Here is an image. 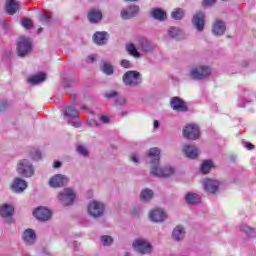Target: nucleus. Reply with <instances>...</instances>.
<instances>
[{"label":"nucleus","instance_id":"obj_15","mask_svg":"<svg viewBox=\"0 0 256 256\" xmlns=\"http://www.w3.org/2000/svg\"><path fill=\"white\" fill-rule=\"evenodd\" d=\"M149 218L151 221H154V223H161L167 219V214L161 209H154L150 211Z\"/></svg>","mask_w":256,"mask_h":256},{"label":"nucleus","instance_id":"obj_40","mask_svg":"<svg viewBox=\"0 0 256 256\" xmlns=\"http://www.w3.org/2000/svg\"><path fill=\"white\" fill-rule=\"evenodd\" d=\"M40 23H42V25H45V23H51V18H49L47 15H41Z\"/></svg>","mask_w":256,"mask_h":256},{"label":"nucleus","instance_id":"obj_43","mask_svg":"<svg viewBox=\"0 0 256 256\" xmlns=\"http://www.w3.org/2000/svg\"><path fill=\"white\" fill-rule=\"evenodd\" d=\"M77 151L80 153V155H87V148L86 147H84V146H78L77 147Z\"/></svg>","mask_w":256,"mask_h":256},{"label":"nucleus","instance_id":"obj_17","mask_svg":"<svg viewBox=\"0 0 256 256\" xmlns=\"http://www.w3.org/2000/svg\"><path fill=\"white\" fill-rule=\"evenodd\" d=\"M182 151L188 159H197V157H199V149H197V147L194 145L186 144L183 146Z\"/></svg>","mask_w":256,"mask_h":256},{"label":"nucleus","instance_id":"obj_51","mask_svg":"<svg viewBox=\"0 0 256 256\" xmlns=\"http://www.w3.org/2000/svg\"><path fill=\"white\" fill-rule=\"evenodd\" d=\"M130 159H131V161H133V163H139V158H137V156H135V155H132L130 157Z\"/></svg>","mask_w":256,"mask_h":256},{"label":"nucleus","instance_id":"obj_18","mask_svg":"<svg viewBox=\"0 0 256 256\" xmlns=\"http://www.w3.org/2000/svg\"><path fill=\"white\" fill-rule=\"evenodd\" d=\"M11 189L15 193H23V191L27 189V182L21 178H15Z\"/></svg>","mask_w":256,"mask_h":256},{"label":"nucleus","instance_id":"obj_45","mask_svg":"<svg viewBox=\"0 0 256 256\" xmlns=\"http://www.w3.org/2000/svg\"><path fill=\"white\" fill-rule=\"evenodd\" d=\"M96 60L97 58L95 57V55H90L86 58V63H95Z\"/></svg>","mask_w":256,"mask_h":256},{"label":"nucleus","instance_id":"obj_38","mask_svg":"<svg viewBox=\"0 0 256 256\" xmlns=\"http://www.w3.org/2000/svg\"><path fill=\"white\" fill-rule=\"evenodd\" d=\"M240 230L243 231L244 233H246L247 235H253L255 234V230L253 228H251L250 226H247L245 224H243L240 227Z\"/></svg>","mask_w":256,"mask_h":256},{"label":"nucleus","instance_id":"obj_55","mask_svg":"<svg viewBox=\"0 0 256 256\" xmlns=\"http://www.w3.org/2000/svg\"><path fill=\"white\" fill-rule=\"evenodd\" d=\"M36 154L38 155V159H41V153L40 152H36Z\"/></svg>","mask_w":256,"mask_h":256},{"label":"nucleus","instance_id":"obj_33","mask_svg":"<svg viewBox=\"0 0 256 256\" xmlns=\"http://www.w3.org/2000/svg\"><path fill=\"white\" fill-rule=\"evenodd\" d=\"M64 115H66V117L74 119L75 117H77V115H79V112L75 108L68 106L64 111Z\"/></svg>","mask_w":256,"mask_h":256},{"label":"nucleus","instance_id":"obj_31","mask_svg":"<svg viewBox=\"0 0 256 256\" xmlns=\"http://www.w3.org/2000/svg\"><path fill=\"white\" fill-rule=\"evenodd\" d=\"M126 51L129 53V55H132V57H141V54L139 51H137L135 44H128L126 46Z\"/></svg>","mask_w":256,"mask_h":256},{"label":"nucleus","instance_id":"obj_27","mask_svg":"<svg viewBox=\"0 0 256 256\" xmlns=\"http://www.w3.org/2000/svg\"><path fill=\"white\" fill-rule=\"evenodd\" d=\"M93 41L96 42L97 45H105V43H107V32H96L93 35Z\"/></svg>","mask_w":256,"mask_h":256},{"label":"nucleus","instance_id":"obj_54","mask_svg":"<svg viewBox=\"0 0 256 256\" xmlns=\"http://www.w3.org/2000/svg\"><path fill=\"white\" fill-rule=\"evenodd\" d=\"M41 31H43V28H38V29L36 30V33L39 34V33H41Z\"/></svg>","mask_w":256,"mask_h":256},{"label":"nucleus","instance_id":"obj_24","mask_svg":"<svg viewBox=\"0 0 256 256\" xmlns=\"http://www.w3.org/2000/svg\"><path fill=\"white\" fill-rule=\"evenodd\" d=\"M14 212L15 208H13L12 205L3 204L0 206V217H3L4 219L12 217Z\"/></svg>","mask_w":256,"mask_h":256},{"label":"nucleus","instance_id":"obj_21","mask_svg":"<svg viewBox=\"0 0 256 256\" xmlns=\"http://www.w3.org/2000/svg\"><path fill=\"white\" fill-rule=\"evenodd\" d=\"M87 17L90 23H99L103 19V12L101 10L91 9L88 11Z\"/></svg>","mask_w":256,"mask_h":256},{"label":"nucleus","instance_id":"obj_46","mask_svg":"<svg viewBox=\"0 0 256 256\" xmlns=\"http://www.w3.org/2000/svg\"><path fill=\"white\" fill-rule=\"evenodd\" d=\"M7 109V101L0 102V112L5 111Z\"/></svg>","mask_w":256,"mask_h":256},{"label":"nucleus","instance_id":"obj_9","mask_svg":"<svg viewBox=\"0 0 256 256\" xmlns=\"http://www.w3.org/2000/svg\"><path fill=\"white\" fill-rule=\"evenodd\" d=\"M103 213H105V206H103V203L93 201L88 205V214L90 217L97 219V217H101Z\"/></svg>","mask_w":256,"mask_h":256},{"label":"nucleus","instance_id":"obj_1","mask_svg":"<svg viewBox=\"0 0 256 256\" xmlns=\"http://www.w3.org/2000/svg\"><path fill=\"white\" fill-rule=\"evenodd\" d=\"M148 157L150 159L151 170L150 174L154 177H171L175 171L173 168H161L159 162L161 161V150L154 147L148 151Z\"/></svg>","mask_w":256,"mask_h":256},{"label":"nucleus","instance_id":"obj_22","mask_svg":"<svg viewBox=\"0 0 256 256\" xmlns=\"http://www.w3.org/2000/svg\"><path fill=\"white\" fill-rule=\"evenodd\" d=\"M150 16L156 21H166L167 20V12H165L161 8H153L150 11Z\"/></svg>","mask_w":256,"mask_h":256},{"label":"nucleus","instance_id":"obj_32","mask_svg":"<svg viewBox=\"0 0 256 256\" xmlns=\"http://www.w3.org/2000/svg\"><path fill=\"white\" fill-rule=\"evenodd\" d=\"M46 77H47V76H46L45 74L40 73V74L35 75V76L32 77V78H29V79H28V83H34V84H36V83H42V81H45Z\"/></svg>","mask_w":256,"mask_h":256},{"label":"nucleus","instance_id":"obj_42","mask_svg":"<svg viewBox=\"0 0 256 256\" xmlns=\"http://www.w3.org/2000/svg\"><path fill=\"white\" fill-rule=\"evenodd\" d=\"M113 97H117V91L112 90L105 95V99H113Z\"/></svg>","mask_w":256,"mask_h":256},{"label":"nucleus","instance_id":"obj_7","mask_svg":"<svg viewBox=\"0 0 256 256\" xmlns=\"http://www.w3.org/2000/svg\"><path fill=\"white\" fill-rule=\"evenodd\" d=\"M133 247L137 253H140L141 255H147L153 251V247L151 246V243L145 241L144 239H136L133 242Z\"/></svg>","mask_w":256,"mask_h":256},{"label":"nucleus","instance_id":"obj_13","mask_svg":"<svg viewBox=\"0 0 256 256\" xmlns=\"http://www.w3.org/2000/svg\"><path fill=\"white\" fill-rule=\"evenodd\" d=\"M69 182V179L61 174H56L49 180L50 187H54L55 189L59 187H63L66 183Z\"/></svg>","mask_w":256,"mask_h":256},{"label":"nucleus","instance_id":"obj_16","mask_svg":"<svg viewBox=\"0 0 256 256\" xmlns=\"http://www.w3.org/2000/svg\"><path fill=\"white\" fill-rule=\"evenodd\" d=\"M22 239L26 245H33L35 241H37V235L35 234V230L29 228L26 229L22 234Z\"/></svg>","mask_w":256,"mask_h":256},{"label":"nucleus","instance_id":"obj_36","mask_svg":"<svg viewBox=\"0 0 256 256\" xmlns=\"http://www.w3.org/2000/svg\"><path fill=\"white\" fill-rule=\"evenodd\" d=\"M181 33V30L175 26H172L168 29V35L172 39H175V37H178V35Z\"/></svg>","mask_w":256,"mask_h":256},{"label":"nucleus","instance_id":"obj_34","mask_svg":"<svg viewBox=\"0 0 256 256\" xmlns=\"http://www.w3.org/2000/svg\"><path fill=\"white\" fill-rule=\"evenodd\" d=\"M102 71L105 75H113V65L109 62H104L102 65Z\"/></svg>","mask_w":256,"mask_h":256},{"label":"nucleus","instance_id":"obj_3","mask_svg":"<svg viewBox=\"0 0 256 256\" xmlns=\"http://www.w3.org/2000/svg\"><path fill=\"white\" fill-rule=\"evenodd\" d=\"M123 83L129 87L141 85V73L138 71H128L123 75Z\"/></svg>","mask_w":256,"mask_h":256},{"label":"nucleus","instance_id":"obj_29","mask_svg":"<svg viewBox=\"0 0 256 256\" xmlns=\"http://www.w3.org/2000/svg\"><path fill=\"white\" fill-rule=\"evenodd\" d=\"M171 17L176 21H180V19H183V17H185V10L181 8H176L171 12Z\"/></svg>","mask_w":256,"mask_h":256},{"label":"nucleus","instance_id":"obj_35","mask_svg":"<svg viewBox=\"0 0 256 256\" xmlns=\"http://www.w3.org/2000/svg\"><path fill=\"white\" fill-rule=\"evenodd\" d=\"M142 201H150L153 199V190L145 189L141 192Z\"/></svg>","mask_w":256,"mask_h":256},{"label":"nucleus","instance_id":"obj_11","mask_svg":"<svg viewBox=\"0 0 256 256\" xmlns=\"http://www.w3.org/2000/svg\"><path fill=\"white\" fill-rule=\"evenodd\" d=\"M33 215L38 221H49L52 213L51 210L45 207H38L36 210H34Z\"/></svg>","mask_w":256,"mask_h":256},{"label":"nucleus","instance_id":"obj_48","mask_svg":"<svg viewBox=\"0 0 256 256\" xmlns=\"http://www.w3.org/2000/svg\"><path fill=\"white\" fill-rule=\"evenodd\" d=\"M246 149H248V151H251V150L255 149V145L248 142V143H246Z\"/></svg>","mask_w":256,"mask_h":256},{"label":"nucleus","instance_id":"obj_50","mask_svg":"<svg viewBox=\"0 0 256 256\" xmlns=\"http://www.w3.org/2000/svg\"><path fill=\"white\" fill-rule=\"evenodd\" d=\"M53 167H54V169H59V167H61V162L60 161H54Z\"/></svg>","mask_w":256,"mask_h":256},{"label":"nucleus","instance_id":"obj_19","mask_svg":"<svg viewBox=\"0 0 256 256\" xmlns=\"http://www.w3.org/2000/svg\"><path fill=\"white\" fill-rule=\"evenodd\" d=\"M219 185L220 183L218 180L206 179L204 181V187L207 193H217V191H219Z\"/></svg>","mask_w":256,"mask_h":256},{"label":"nucleus","instance_id":"obj_56","mask_svg":"<svg viewBox=\"0 0 256 256\" xmlns=\"http://www.w3.org/2000/svg\"><path fill=\"white\" fill-rule=\"evenodd\" d=\"M74 127H79V123H77V124H74Z\"/></svg>","mask_w":256,"mask_h":256},{"label":"nucleus","instance_id":"obj_26","mask_svg":"<svg viewBox=\"0 0 256 256\" xmlns=\"http://www.w3.org/2000/svg\"><path fill=\"white\" fill-rule=\"evenodd\" d=\"M172 237L175 241H181L185 238V228L183 226H176L172 232Z\"/></svg>","mask_w":256,"mask_h":256},{"label":"nucleus","instance_id":"obj_44","mask_svg":"<svg viewBox=\"0 0 256 256\" xmlns=\"http://www.w3.org/2000/svg\"><path fill=\"white\" fill-rule=\"evenodd\" d=\"M217 0H204L202 2L203 7H210V5H214Z\"/></svg>","mask_w":256,"mask_h":256},{"label":"nucleus","instance_id":"obj_12","mask_svg":"<svg viewBox=\"0 0 256 256\" xmlns=\"http://www.w3.org/2000/svg\"><path fill=\"white\" fill-rule=\"evenodd\" d=\"M140 8L137 5H131L121 11L122 19H133L139 15Z\"/></svg>","mask_w":256,"mask_h":256},{"label":"nucleus","instance_id":"obj_6","mask_svg":"<svg viewBox=\"0 0 256 256\" xmlns=\"http://www.w3.org/2000/svg\"><path fill=\"white\" fill-rule=\"evenodd\" d=\"M17 172L22 177H32V175L35 173V170L33 169V164H31L29 160L23 159L18 162Z\"/></svg>","mask_w":256,"mask_h":256},{"label":"nucleus","instance_id":"obj_39","mask_svg":"<svg viewBox=\"0 0 256 256\" xmlns=\"http://www.w3.org/2000/svg\"><path fill=\"white\" fill-rule=\"evenodd\" d=\"M101 241L105 247L111 245L113 243V238L111 236L104 235L101 238Z\"/></svg>","mask_w":256,"mask_h":256},{"label":"nucleus","instance_id":"obj_4","mask_svg":"<svg viewBox=\"0 0 256 256\" xmlns=\"http://www.w3.org/2000/svg\"><path fill=\"white\" fill-rule=\"evenodd\" d=\"M182 135L185 139L197 141L201 137V132L197 124H188L182 129Z\"/></svg>","mask_w":256,"mask_h":256},{"label":"nucleus","instance_id":"obj_57","mask_svg":"<svg viewBox=\"0 0 256 256\" xmlns=\"http://www.w3.org/2000/svg\"><path fill=\"white\" fill-rule=\"evenodd\" d=\"M124 256H131V254H129V253H126Z\"/></svg>","mask_w":256,"mask_h":256},{"label":"nucleus","instance_id":"obj_37","mask_svg":"<svg viewBox=\"0 0 256 256\" xmlns=\"http://www.w3.org/2000/svg\"><path fill=\"white\" fill-rule=\"evenodd\" d=\"M22 26L24 27V29H33V21L29 18H24L21 21Z\"/></svg>","mask_w":256,"mask_h":256},{"label":"nucleus","instance_id":"obj_8","mask_svg":"<svg viewBox=\"0 0 256 256\" xmlns=\"http://www.w3.org/2000/svg\"><path fill=\"white\" fill-rule=\"evenodd\" d=\"M31 51V40L27 37H20L17 44V53L19 57H25Z\"/></svg>","mask_w":256,"mask_h":256},{"label":"nucleus","instance_id":"obj_23","mask_svg":"<svg viewBox=\"0 0 256 256\" xmlns=\"http://www.w3.org/2000/svg\"><path fill=\"white\" fill-rule=\"evenodd\" d=\"M19 2L16 0H7L6 1V13H8V15H15V13H17V11H19Z\"/></svg>","mask_w":256,"mask_h":256},{"label":"nucleus","instance_id":"obj_58","mask_svg":"<svg viewBox=\"0 0 256 256\" xmlns=\"http://www.w3.org/2000/svg\"><path fill=\"white\" fill-rule=\"evenodd\" d=\"M82 109H87V107H85V106H82Z\"/></svg>","mask_w":256,"mask_h":256},{"label":"nucleus","instance_id":"obj_49","mask_svg":"<svg viewBox=\"0 0 256 256\" xmlns=\"http://www.w3.org/2000/svg\"><path fill=\"white\" fill-rule=\"evenodd\" d=\"M117 105H125V98H120L116 100Z\"/></svg>","mask_w":256,"mask_h":256},{"label":"nucleus","instance_id":"obj_5","mask_svg":"<svg viewBox=\"0 0 256 256\" xmlns=\"http://www.w3.org/2000/svg\"><path fill=\"white\" fill-rule=\"evenodd\" d=\"M76 197L77 194L75 193V190L71 188H64L63 191L58 194V199L65 206L73 205V203H75Z\"/></svg>","mask_w":256,"mask_h":256},{"label":"nucleus","instance_id":"obj_20","mask_svg":"<svg viewBox=\"0 0 256 256\" xmlns=\"http://www.w3.org/2000/svg\"><path fill=\"white\" fill-rule=\"evenodd\" d=\"M227 30V27L225 26V23L221 20H216L212 27V33L214 35H217L218 37H221V35L225 34V31Z\"/></svg>","mask_w":256,"mask_h":256},{"label":"nucleus","instance_id":"obj_53","mask_svg":"<svg viewBox=\"0 0 256 256\" xmlns=\"http://www.w3.org/2000/svg\"><path fill=\"white\" fill-rule=\"evenodd\" d=\"M126 1L127 3H135V1H139V0H124Z\"/></svg>","mask_w":256,"mask_h":256},{"label":"nucleus","instance_id":"obj_14","mask_svg":"<svg viewBox=\"0 0 256 256\" xmlns=\"http://www.w3.org/2000/svg\"><path fill=\"white\" fill-rule=\"evenodd\" d=\"M170 105L172 109L178 113L188 111L187 105H185V102L179 97H173L170 101Z\"/></svg>","mask_w":256,"mask_h":256},{"label":"nucleus","instance_id":"obj_28","mask_svg":"<svg viewBox=\"0 0 256 256\" xmlns=\"http://www.w3.org/2000/svg\"><path fill=\"white\" fill-rule=\"evenodd\" d=\"M137 49L148 53V51H151V43H149V40L147 38H141L140 40H138Z\"/></svg>","mask_w":256,"mask_h":256},{"label":"nucleus","instance_id":"obj_47","mask_svg":"<svg viewBox=\"0 0 256 256\" xmlns=\"http://www.w3.org/2000/svg\"><path fill=\"white\" fill-rule=\"evenodd\" d=\"M100 121L102 123H109L110 120H109V117H107V116H101Z\"/></svg>","mask_w":256,"mask_h":256},{"label":"nucleus","instance_id":"obj_25","mask_svg":"<svg viewBox=\"0 0 256 256\" xmlns=\"http://www.w3.org/2000/svg\"><path fill=\"white\" fill-rule=\"evenodd\" d=\"M185 201L188 205H199L201 203V196L195 193L186 194Z\"/></svg>","mask_w":256,"mask_h":256},{"label":"nucleus","instance_id":"obj_30","mask_svg":"<svg viewBox=\"0 0 256 256\" xmlns=\"http://www.w3.org/2000/svg\"><path fill=\"white\" fill-rule=\"evenodd\" d=\"M211 169H213V161L205 160L201 165V173L207 175Z\"/></svg>","mask_w":256,"mask_h":256},{"label":"nucleus","instance_id":"obj_10","mask_svg":"<svg viewBox=\"0 0 256 256\" xmlns=\"http://www.w3.org/2000/svg\"><path fill=\"white\" fill-rule=\"evenodd\" d=\"M192 25L196 27L197 31H203L205 28V13L197 11L192 18Z\"/></svg>","mask_w":256,"mask_h":256},{"label":"nucleus","instance_id":"obj_2","mask_svg":"<svg viewBox=\"0 0 256 256\" xmlns=\"http://www.w3.org/2000/svg\"><path fill=\"white\" fill-rule=\"evenodd\" d=\"M211 75V68L209 66H197L190 72V77L197 81H205Z\"/></svg>","mask_w":256,"mask_h":256},{"label":"nucleus","instance_id":"obj_52","mask_svg":"<svg viewBox=\"0 0 256 256\" xmlns=\"http://www.w3.org/2000/svg\"><path fill=\"white\" fill-rule=\"evenodd\" d=\"M153 125H154V129H158V127H159V121L154 120Z\"/></svg>","mask_w":256,"mask_h":256},{"label":"nucleus","instance_id":"obj_41","mask_svg":"<svg viewBox=\"0 0 256 256\" xmlns=\"http://www.w3.org/2000/svg\"><path fill=\"white\" fill-rule=\"evenodd\" d=\"M121 67L124 69H131V62L127 59L121 61Z\"/></svg>","mask_w":256,"mask_h":256}]
</instances>
